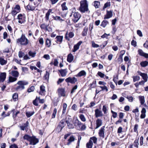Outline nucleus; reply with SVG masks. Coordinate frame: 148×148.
<instances>
[{"label":"nucleus","instance_id":"nucleus-1","mask_svg":"<svg viewBox=\"0 0 148 148\" xmlns=\"http://www.w3.org/2000/svg\"><path fill=\"white\" fill-rule=\"evenodd\" d=\"M80 6L79 8L80 11L84 13L88 10V4L86 0H82L80 1Z\"/></svg>","mask_w":148,"mask_h":148},{"label":"nucleus","instance_id":"nucleus-2","mask_svg":"<svg viewBox=\"0 0 148 148\" xmlns=\"http://www.w3.org/2000/svg\"><path fill=\"white\" fill-rule=\"evenodd\" d=\"M28 84V82L25 81H19L17 83L18 86L16 87V89L17 91L21 90L24 89L25 88L24 86L27 85Z\"/></svg>","mask_w":148,"mask_h":148},{"label":"nucleus","instance_id":"nucleus-3","mask_svg":"<svg viewBox=\"0 0 148 148\" xmlns=\"http://www.w3.org/2000/svg\"><path fill=\"white\" fill-rule=\"evenodd\" d=\"M17 42L23 45H27L29 43V40L25 37L24 35L22 34L20 38L17 40Z\"/></svg>","mask_w":148,"mask_h":148},{"label":"nucleus","instance_id":"nucleus-4","mask_svg":"<svg viewBox=\"0 0 148 148\" xmlns=\"http://www.w3.org/2000/svg\"><path fill=\"white\" fill-rule=\"evenodd\" d=\"M73 17L72 18L73 21L76 23L79 20L80 18V14L77 12L73 13Z\"/></svg>","mask_w":148,"mask_h":148},{"label":"nucleus","instance_id":"nucleus-5","mask_svg":"<svg viewBox=\"0 0 148 148\" xmlns=\"http://www.w3.org/2000/svg\"><path fill=\"white\" fill-rule=\"evenodd\" d=\"M20 10V7L19 5H16L13 9L12 12V14L14 16Z\"/></svg>","mask_w":148,"mask_h":148},{"label":"nucleus","instance_id":"nucleus-6","mask_svg":"<svg viewBox=\"0 0 148 148\" xmlns=\"http://www.w3.org/2000/svg\"><path fill=\"white\" fill-rule=\"evenodd\" d=\"M17 18L18 19V22L21 24L25 21V15L19 14L18 15Z\"/></svg>","mask_w":148,"mask_h":148},{"label":"nucleus","instance_id":"nucleus-7","mask_svg":"<svg viewBox=\"0 0 148 148\" xmlns=\"http://www.w3.org/2000/svg\"><path fill=\"white\" fill-rule=\"evenodd\" d=\"M137 73L138 75L141 76L142 79L144 81L147 82L148 79L147 74L146 73H143L140 71H138Z\"/></svg>","mask_w":148,"mask_h":148},{"label":"nucleus","instance_id":"nucleus-8","mask_svg":"<svg viewBox=\"0 0 148 148\" xmlns=\"http://www.w3.org/2000/svg\"><path fill=\"white\" fill-rule=\"evenodd\" d=\"M95 115L96 118H97L99 117L102 116H103V114L102 111L98 108L96 109L95 110Z\"/></svg>","mask_w":148,"mask_h":148},{"label":"nucleus","instance_id":"nucleus-9","mask_svg":"<svg viewBox=\"0 0 148 148\" xmlns=\"http://www.w3.org/2000/svg\"><path fill=\"white\" fill-rule=\"evenodd\" d=\"M105 128V126H103L102 127L99 129V132H98L99 136L101 137H102L103 138H104L105 136L104 131Z\"/></svg>","mask_w":148,"mask_h":148},{"label":"nucleus","instance_id":"nucleus-10","mask_svg":"<svg viewBox=\"0 0 148 148\" xmlns=\"http://www.w3.org/2000/svg\"><path fill=\"white\" fill-rule=\"evenodd\" d=\"M66 123L67 124V126L69 128H73L74 127L72 123V119L71 118H68V119L66 120Z\"/></svg>","mask_w":148,"mask_h":148},{"label":"nucleus","instance_id":"nucleus-11","mask_svg":"<svg viewBox=\"0 0 148 148\" xmlns=\"http://www.w3.org/2000/svg\"><path fill=\"white\" fill-rule=\"evenodd\" d=\"M29 125V122L27 121L25 123L23 124V125L20 126V128L21 130H25L26 132H27L28 130L27 127Z\"/></svg>","mask_w":148,"mask_h":148},{"label":"nucleus","instance_id":"nucleus-12","mask_svg":"<svg viewBox=\"0 0 148 148\" xmlns=\"http://www.w3.org/2000/svg\"><path fill=\"white\" fill-rule=\"evenodd\" d=\"M65 81L66 82H70L71 84H74L77 82V79L75 77L71 78L69 77L65 79Z\"/></svg>","mask_w":148,"mask_h":148},{"label":"nucleus","instance_id":"nucleus-13","mask_svg":"<svg viewBox=\"0 0 148 148\" xmlns=\"http://www.w3.org/2000/svg\"><path fill=\"white\" fill-rule=\"evenodd\" d=\"M29 142L30 145H34L38 142V140L35 136H33L32 137Z\"/></svg>","mask_w":148,"mask_h":148},{"label":"nucleus","instance_id":"nucleus-14","mask_svg":"<svg viewBox=\"0 0 148 148\" xmlns=\"http://www.w3.org/2000/svg\"><path fill=\"white\" fill-rule=\"evenodd\" d=\"M112 15V10H107L106 14L104 15V19H109L111 17Z\"/></svg>","mask_w":148,"mask_h":148},{"label":"nucleus","instance_id":"nucleus-15","mask_svg":"<svg viewBox=\"0 0 148 148\" xmlns=\"http://www.w3.org/2000/svg\"><path fill=\"white\" fill-rule=\"evenodd\" d=\"M96 126L95 128V129H96L100 127L102 125V120L101 119H97L96 121Z\"/></svg>","mask_w":148,"mask_h":148},{"label":"nucleus","instance_id":"nucleus-16","mask_svg":"<svg viewBox=\"0 0 148 148\" xmlns=\"http://www.w3.org/2000/svg\"><path fill=\"white\" fill-rule=\"evenodd\" d=\"M35 5L34 3H29V5L27 6V8L29 10H33L35 9Z\"/></svg>","mask_w":148,"mask_h":148},{"label":"nucleus","instance_id":"nucleus-17","mask_svg":"<svg viewBox=\"0 0 148 148\" xmlns=\"http://www.w3.org/2000/svg\"><path fill=\"white\" fill-rule=\"evenodd\" d=\"M125 50H123L121 51L120 53L121 54L119 56V57L118 58V62H123V56L125 53Z\"/></svg>","mask_w":148,"mask_h":148},{"label":"nucleus","instance_id":"nucleus-18","mask_svg":"<svg viewBox=\"0 0 148 148\" xmlns=\"http://www.w3.org/2000/svg\"><path fill=\"white\" fill-rule=\"evenodd\" d=\"M6 77V73H1L0 74V82H3L5 80Z\"/></svg>","mask_w":148,"mask_h":148},{"label":"nucleus","instance_id":"nucleus-19","mask_svg":"<svg viewBox=\"0 0 148 148\" xmlns=\"http://www.w3.org/2000/svg\"><path fill=\"white\" fill-rule=\"evenodd\" d=\"M58 95L59 97L64 96L65 94L64 90L63 88L58 89Z\"/></svg>","mask_w":148,"mask_h":148},{"label":"nucleus","instance_id":"nucleus-20","mask_svg":"<svg viewBox=\"0 0 148 148\" xmlns=\"http://www.w3.org/2000/svg\"><path fill=\"white\" fill-rule=\"evenodd\" d=\"M82 43V42L80 41L78 42L76 45H75L74 46L73 49V51L75 52L77 50L79 49V46Z\"/></svg>","mask_w":148,"mask_h":148},{"label":"nucleus","instance_id":"nucleus-21","mask_svg":"<svg viewBox=\"0 0 148 148\" xmlns=\"http://www.w3.org/2000/svg\"><path fill=\"white\" fill-rule=\"evenodd\" d=\"M74 56L71 53L69 54L67 56V61L69 62H71L73 60Z\"/></svg>","mask_w":148,"mask_h":148},{"label":"nucleus","instance_id":"nucleus-22","mask_svg":"<svg viewBox=\"0 0 148 148\" xmlns=\"http://www.w3.org/2000/svg\"><path fill=\"white\" fill-rule=\"evenodd\" d=\"M53 13V12H52V10L51 9H49L48 10V12L46 13L45 15V19L47 20V21H48L49 19V15L50 14V13Z\"/></svg>","mask_w":148,"mask_h":148},{"label":"nucleus","instance_id":"nucleus-23","mask_svg":"<svg viewBox=\"0 0 148 148\" xmlns=\"http://www.w3.org/2000/svg\"><path fill=\"white\" fill-rule=\"evenodd\" d=\"M11 73L12 76L16 78L18 76L19 74L18 72L15 70L12 71Z\"/></svg>","mask_w":148,"mask_h":148},{"label":"nucleus","instance_id":"nucleus-24","mask_svg":"<svg viewBox=\"0 0 148 148\" xmlns=\"http://www.w3.org/2000/svg\"><path fill=\"white\" fill-rule=\"evenodd\" d=\"M59 71L62 77L65 76L67 73L66 69H61L59 70Z\"/></svg>","mask_w":148,"mask_h":148},{"label":"nucleus","instance_id":"nucleus-25","mask_svg":"<svg viewBox=\"0 0 148 148\" xmlns=\"http://www.w3.org/2000/svg\"><path fill=\"white\" fill-rule=\"evenodd\" d=\"M56 38V39L57 43H60L62 42L63 37L62 36H57Z\"/></svg>","mask_w":148,"mask_h":148},{"label":"nucleus","instance_id":"nucleus-26","mask_svg":"<svg viewBox=\"0 0 148 148\" xmlns=\"http://www.w3.org/2000/svg\"><path fill=\"white\" fill-rule=\"evenodd\" d=\"M86 128V126L85 125L81 123L80 124V125L78 126L77 129L79 130H85Z\"/></svg>","mask_w":148,"mask_h":148},{"label":"nucleus","instance_id":"nucleus-27","mask_svg":"<svg viewBox=\"0 0 148 148\" xmlns=\"http://www.w3.org/2000/svg\"><path fill=\"white\" fill-rule=\"evenodd\" d=\"M40 91L39 92V94L42 95H43L45 92V87L43 86H41L40 87Z\"/></svg>","mask_w":148,"mask_h":148},{"label":"nucleus","instance_id":"nucleus-28","mask_svg":"<svg viewBox=\"0 0 148 148\" xmlns=\"http://www.w3.org/2000/svg\"><path fill=\"white\" fill-rule=\"evenodd\" d=\"M86 73L84 70H82L79 72L77 75H76V77H81L82 76H85L86 75Z\"/></svg>","mask_w":148,"mask_h":148},{"label":"nucleus","instance_id":"nucleus-29","mask_svg":"<svg viewBox=\"0 0 148 148\" xmlns=\"http://www.w3.org/2000/svg\"><path fill=\"white\" fill-rule=\"evenodd\" d=\"M139 99L141 105H143L145 102V97L144 96H139Z\"/></svg>","mask_w":148,"mask_h":148},{"label":"nucleus","instance_id":"nucleus-30","mask_svg":"<svg viewBox=\"0 0 148 148\" xmlns=\"http://www.w3.org/2000/svg\"><path fill=\"white\" fill-rule=\"evenodd\" d=\"M92 137H91L89 142L87 143L86 146L87 148H92Z\"/></svg>","mask_w":148,"mask_h":148},{"label":"nucleus","instance_id":"nucleus-31","mask_svg":"<svg viewBox=\"0 0 148 148\" xmlns=\"http://www.w3.org/2000/svg\"><path fill=\"white\" fill-rule=\"evenodd\" d=\"M81 123L78 119H75L74 121V125L76 127V128L77 129L79 125H80V124Z\"/></svg>","mask_w":148,"mask_h":148},{"label":"nucleus","instance_id":"nucleus-32","mask_svg":"<svg viewBox=\"0 0 148 148\" xmlns=\"http://www.w3.org/2000/svg\"><path fill=\"white\" fill-rule=\"evenodd\" d=\"M140 64L142 67H145L148 65V61H142L140 62Z\"/></svg>","mask_w":148,"mask_h":148},{"label":"nucleus","instance_id":"nucleus-33","mask_svg":"<svg viewBox=\"0 0 148 148\" xmlns=\"http://www.w3.org/2000/svg\"><path fill=\"white\" fill-rule=\"evenodd\" d=\"M109 23V22L108 21L106 20H103L101 22L100 26L103 27H105Z\"/></svg>","mask_w":148,"mask_h":148},{"label":"nucleus","instance_id":"nucleus-34","mask_svg":"<svg viewBox=\"0 0 148 148\" xmlns=\"http://www.w3.org/2000/svg\"><path fill=\"white\" fill-rule=\"evenodd\" d=\"M75 140V138L74 136H70L69 139L68 140V142L67 143V145H69L71 143L74 141Z\"/></svg>","mask_w":148,"mask_h":148},{"label":"nucleus","instance_id":"nucleus-35","mask_svg":"<svg viewBox=\"0 0 148 148\" xmlns=\"http://www.w3.org/2000/svg\"><path fill=\"white\" fill-rule=\"evenodd\" d=\"M94 4L93 5L96 8H98L99 6L100 5V2L99 1H94Z\"/></svg>","mask_w":148,"mask_h":148},{"label":"nucleus","instance_id":"nucleus-36","mask_svg":"<svg viewBox=\"0 0 148 148\" xmlns=\"http://www.w3.org/2000/svg\"><path fill=\"white\" fill-rule=\"evenodd\" d=\"M7 60H5L1 57H0V63L1 65H5L7 63Z\"/></svg>","mask_w":148,"mask_h":148},{"label":"nucleus","instance_id":"nucleus-37","mask_svg":"<svg viewBox=\"0 0 148 148\" xmlns=\"http://www.w3.org/2000/svg\"><path fill=\"white\" fill-rule=\"evenodd\" d=\"M53 18L55 20L59 21L61 22L64 21V19L62 18L61 17L59 16H54Z\"/></svg>","mask_w":148,"mask_h":148},{"label":"nucleus","instance_id":"nucleus-38","mask_svg":"<svg viewBox=\"0 0 148 148\" xmlns=\"http://www.w3.org/2000/svg\"><path fill=\"white\" fill-rule=\"evenodd\" d=\"M111 5L110 2V1H108L105 3L103 7V9L104 10L105 8L108 7H110Z\"/></svg>","mask_w":148,"mask_h":148},{"label":"nucleus","instance_id":"nucleus-39","mask_svg":"<svg viewBox=\"0 0 148 148\" xmlns=\"http://www.w3.org/2000/svg\"><path fill=\"white\" fill-rule=\"evenodd\" d=\"M17 79L16 78L14 77H13L12 76H9V80L10 82H11L15 81L17 80Z\"/></svg>","mask_w":148,"mask_h":148},{"label":"nucleus","instance_id":"nucleus-40","mask_svg":"<svg viewBox=\"0 0 148 148\" xmlns=\"http://www.w3.org/2000/svg\"><path fill=\"white\" fill-rule=\"evenodd\" d=\"M40 27L42 29L45 31L48 30L47 25L44 24H41L40 26Z\"/></svg>","mask_w":148,"mask_h":148},{"label":"nucleus","instance_id":"nucleus-41","mask_svg":"<svg viewBox=\"0 0 148 148\" xmlns=\"http://www.w3.org/2000/svg\"><path fill=\"white\" fill-rule=\"evenodd\" d=\"M133 81L134 82L139 80L140 79V77L138 76H134L132 77Z\"/></svg>","mask_w":148,"mask_h":148},{"label":"nucleus","instance_id":"nucleus-42","mask_svg":"<svg viewBox=\"0 0 148 148\" xmlns=\"http://www.w3.org/2000/svg\"><path fill=\"white\" fill-rule=\"evenodd\" d=\"M105 76L104 73H102L101 71H98L96 75V76H99L101 78H103Z\"/></svg>","mask_w":148,"mask_h":148},{"label":"nucleus","instance_id":"nucleus-43","mask_svg":"<svg viewBox=\"0 0 148 148\" xmlns=\"http://www.w3.org/2000/svg\"><path fill=\"white\" fill-rule=\"evenodd\" d=\"M46 45L48 47H49L51 45V41L49 39L47 38L46 39Z\"/></svg>","mask_w":148,"mask_h":148},{"label":"nucleus","instance_id":"nucleus-44","mask_svg":"<svg viewBox=\"0 0 148 148\" xmlns=\"http://www.w3.org/2000/svg\"><path fill=\"white\" fill-rule=\"evenodd\" d=\"M49 73L48 71H46V73L45 74L44 76V79L46 80H48L49 79Z\"/></svg>","mask_w":148,"mask_h":148},{"label":"nucleus","instance_id":"nucleus-45","mask_svg":"<svg viewBox=\"0 0 148 148\" xmlns=\"http://www.w3.org/2000/svg\"><path fill=\"white\" fill-rule=\"evenodd\" d=\"M32 137H31L28 135L25 134L23 137V138L25 140H27L29 141L31 140Z\"/></svg>","mask_w":148,"mask_h":148},{"label":"nucleus","instance_id":"nucleus-46","mask_svg":"<svg viewBox=\"0 0 148 148\" xmlns=\"http://www.w3.org/2000/svg\"><path fill=\"white\" fill-rule=\"evenodd\" d=\"M57 112V110L56 108H55L54 109L52 115V118L54 119L55 118Z\"/></svg>","mask_w":148,"mask_h":148},{"label":"nucleus","instance_id":"nucleus-47","mask_svg":"<svg viewBox=\"0 0 148 148\" xmlns=\"http://www.w3.org/2000/svg\"><path fill=\"white\" fill-rule=\"evenodd\" d=\"M67 107V104L66 103H64L63 104V114H64L66 113Z\"/></svg>","mask_w":148,"mask_h":148},{"label":"nucleus","instance_id":"nucleus-48","mask_svg":"<svg viewBox=\"0 0 148 148\" xmlns=\"http://www.w3.org/2000/svg\"><path fill=\"white\" fill-rule=\"evenodd\" d=\"M34 113V112H26V114L27 117H29L32 115Z\"/></svg>","mask_w":148,"mask_h":148},{"label":"nucleus","instance_id":"nucleus-49","mask_svg":"<svg viewBox=\"0 0 148 148\" xmlns=\"http://www.w3.org/2000/svg\"><path fill=\"white\" fill-rule=\"evenodd\" d=\"M12 98L14 101H17L18 99V94L16 93H14L12 96Z\"/></svg>","mask_w":148,"mask_h":148},{"label":"nucleus","instance_id":"nucleus-50","mask_svg":"<svg viewBox=\"0 0 148 148\" xmlns=\"http://www.w3.org/2000/svg\"><path fill=\"white\" fill-rule=\"evenodd\" d=\"M59 125L63 128L65 125V123L64 120H62L60 123Z\"/></svg>","mask_w":148,"mask_h":148},{"label":"nucleus","instance_id":"nucleus-51","mask_svg":"<svg viewBox=\"0 0 148 148\" xmlns=\"http://www.w3.org/2000/svg\"><path fill=\"white\" fill-rule=\"evenodd\" d=\"M138 54L141 56H143L145 53V52H144L141 49H139L138 50Z\"/></svg>","mask_w":148,"mask_h":148},{"label":"nucleus","instance_id":"nucleus-52","mask_svg":"<svg viewBox=\"0 0 148 148\" xmlns=\"http://www.w3.org/2000/svg\"><path fill=\"white\" fill-rule=\"evenodd\" d=\"M66 2H64L61 5L62 10H66L68 9L67 8L66 5Z\"/></svg>","mask_w":148,"mask_h":148},{"label":"nucleus","instance_id":"nucleus-53","mask_svg":"<svg viewBox=\"0 0 148 148\" xmlns=\"http://www.w3.org/2000/svg\"><path fill=\"white\" fill-rule=\"evenodd\" d=\"M139 138L138 139H136L134 141V146L135 147L138 148V147Z\"/></svg>","mask_w":148,"mask_h":148},{"label":"nucleus","instance_id":"nucleus-54","mask_svg":"<svg viewBox=\"0 0 148 148\" xmlns=\"http://www.w3.org/2000/svg\"><path fill=\"white\" fill-rule=\"evenodd\" d=\"M99 87L101 89V90L102 91L105 90L106 92L108 91V88L106 86H99Z\"/></svg>","mask_w":148,"mask_h":148},{"label":"nucleus","instance_id":"nucleus-55","mask_svg":"<svg viewBox=\"0 0 148 148\" xmlns=\"http://www.w3.org/2000/svg\"><path fill=\"white\" fill-rule=\"evenodd\" d=\"M111 112L112 114V116L113 118H115L116 117L117 115V112H115L112 110H111Z\"/></svg>","mask_w":148,"mask_h":148},{"label":"nucleus","instance_id":"nucleus-56","mask_svg":"<svg viewBox=\"0 0 148 148\" xmlns=\"http://www.w3.org/2000/svg\"><path fill=\"white\" fill-rule=\"evenodd\" d=\"M126 98L128 99V101L130 102H132L133 101V98L131 96H127Z\"/></svg>","mask_w":148,"mask_h":148},{"label":"nucleus","instance_id":"nucleus-57","mask_svg":"<svg viewBox=\"0 0 148 148\" xmlns=\"http://www.w3.org/2000/svg\"><path fill=\"white\" fill-rule=\"evenodd\" d=\"M29 54L30 56L32 57H34L35 56L36 53L35 52H33L31 51H30L29 52Z\"/></svg>","mask_w":148,"mask_h":148},{"label":"nucleus","instance_id":"nucleus-58","mask_svg":"<svg viewBox=\"0 0 148 148\" xmlns=\"http://www.w3.org/2000/svg\"><path fill=\"white\" fill-rule=\"evenodd\" d=\"M88 30L87 28L85 27L84 31L82 32V34L83 36H85L86 35Z\"/></svg>","mask_w":148,"mask_h":148},{"label":"nucleus","instance_id":"nucleus-59","mask_svg":"<svg viewBox=\"0 0 148 148\" xmlns=\"http://www.w3.org/2000/svg\"><path fill=\"white\" fill-rule=\"evenodd\" d=\"M35 89V88L34 86H32L30 88H29L27 90V91L29 92H33Z\"/></svg>","mask_w":148,"mask_h":148},{"label":"nucleus","instance_id":"nucleus-60","mask_svg":"<svg viewBox=\"0 0 148 148\" xmlns=\"http://www.w3.org/2000/svg\"><path fill=\"white\" fill-rule=\"evenodd\" d=\"M79 117L81 120L83 122H85L86 121V119L84 116L83 114H81L79 116Z\"/></svg>","mask_w":148,"mask_h":148},{"label":"nucleus","instance_id":"nucleus-61","mask_svg":"<svg viewBox=\"0 0 148 148\" xmlns=\"http://www.w3.org/2000/svg\"><path fill=\"white\" fill-rule=\"evenodd\" d=\"M138 128V125L137 124H135L134 125V132H137L138 133L137 130Z\"/></svg>","mask_w":148,"mask_h":148},{"label":"nucleus","instance_id":"nucleus-62","mask_svg":"<svg viewBox=\"0 0 148 148\" xmlns=\"http://www.w3.org/2000/svg\"><path fill=\"white\" fill-rule=\"evenodd\" d=\"M107 110V108L106 106L105 105H103L102 108V111L105 114L106 113Z\"/></svg>","mask_w":148,"mask_h":148},{"label":"nucleus","instance_id":"nucleus-63","mask_svg":"<svg viewBox=\"0 0 148 148\" xmlns=\"http://www.w3.org/2000/svg\"><path fill=\"white\" fill-rule=\"evenodd\" d=\"M131 44L134 47H136L137 46V42L136 41L134 40H132L131 42Z\"/></svg>","mask_w":148,"mask_h":148},{"label":"nucleus","instance_id":"nucleus-64","mask_svg":"<svg viewBox=\"0 0 148 148\" xmlns=\"http://www.w3.org/2000/svg\"><path fill=\"white\" fill-rule=\"evenodd\" d=\"M43 58L47 60L50 59V56L48 54H45L44 55Z\"/></svg>","mask_w":148,"mask_h":148}]
</instances>
